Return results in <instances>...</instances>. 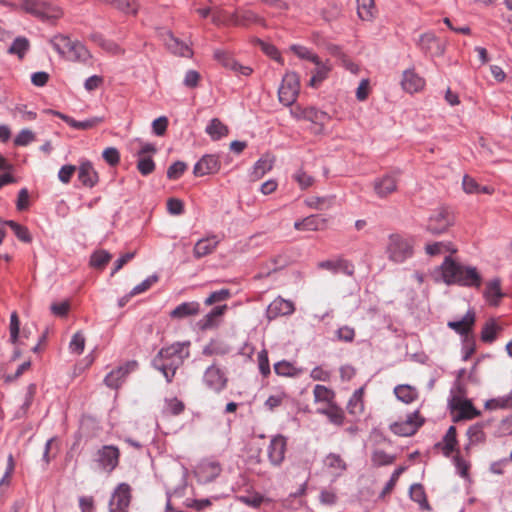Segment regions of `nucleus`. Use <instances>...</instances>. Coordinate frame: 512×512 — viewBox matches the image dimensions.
Here are the masks:
<instances>
[{"label": "nucleus", "instance_id": "9b49d317", "mask_svg": "<svg viewBox=\"0 0 512 512\" xmlns=\"http://www.w3.org/2000/svg\"><path fill=\"white\" fill-rule=\"evenodd\" d=\"M204 385L215 393H220L224 390L228 383V378L217 365H210L203 375Z\"/></svg>", "mask_w": 512, "mask_h": 512}, {"label": "nucleus", "instance_id": "09e8293b", "mask_svg": "<svg viewBox=\"0 0 512 512\" xmlns=\"http://www.w3.org/2000/svg\"><path fill=\"white\" fill-rule=\"evenodd\" d=\"M269 263H271L272 268H269L266 272L262 271L261 273H259V275L257 276L258 278L267 277L272 272H276V271L284 268L288 264V261L285 256L277 255V256L272 257L270 259Z\"/></svg>", "mask_w": 512, "mask_h": 512}, {"label": "nucleus", "instance_id": "69168bd1", "mask_svg": "<svg viewBox=\"0 0 512 512\" xmlns=\"http://www.w3.org/2000/svg\"><path fill=\"white\" fill-rule=\"evenodd\" d=\"M187 165L182 161H176L167 170V177L171 180L179 179L185 172Z\"/></svg>", "mask_w": 512, "mask_h": 512}, {"label": "nucleus", "instance_id": "a211bd4d", "mask_svg": "<svg viewBox=\"0 0 512 512\" xmlns=\"http://www.w3.org/2000/svg\"><path fill=\"white\" fill-rule=\"evenodd\" d=\"M230 24L243 27L251 24L265 26V20L252 10L237 9L230 14Z\"/></svg>", "mask_w": 512, "mask_h": 512}, {"label": "nucleus", "instance_id": "8fccbe9b", "mask_svg": "<svg viewBox=\"0 0 512 512\" xmlns=\"http://www.w3.org/2000/svg\"><path fill=\"white\" fill-rule=\"evenodd\" d=\"M228 352V347L214 340L210 341L202 350V354L205 356L225 355Z\"/></svg>", "mask_w": 512, "mask_h": 512}, {"label": "nucleus", "instance_id": "f3484780", "mask_svg": "<svg viewBox=\"0 0 512 512\" xmlns=\"http://www.w3.org/2000/svg\"><path fill=\"white\" fill-rule=\"evenodd\" d=\"M161 38L165 46L171 53L182 57L192 56L193 52L191 48L187 44L182 42L180 39L176 38L171 31H163L161 33Z\"/></svg>", "mask_w": 512, "mask_h": 512}, {"label": "nucleus", "instance_id": "4be33fe9", "mask_svg": "<svg viewBox=\"0 0 512 512\" xmlns=\"http://www.w3.org/2000/svg\"><path fill=\"white\" fill-rule=\"evenodd\" d=\"M453 411L458 413L453 416V421L470 420L479 415V411L469 400L454 399L451 405Z\"/></svg>", "mask_w": 512, "mask_h": 512}, {"label": "nucleus", "instance_id": "c03bdc74", "mask_svg": "<svg viewBox=\"0 0 512 512\" xmlns=\"http://www.w3.org/2000/svg\"><path fill=\"white\" fill-rule=\"evenodd\" d=\"M111 259L112 255L108 251L98 250L91 255L90 264L96 269H103Z\"/></svg>", "mask_w": 512, "mask_h": 512}, {"label": "nucleus", "instance_id": "13d9d810", "mask_svg": "<svg viewBox=\"0 0 512 512\" xmlns=\"http://www.w3.org/2000/svg\"><path fill=\"white\" fill-rule=\"evenodd\" d=\"M293 179L298 183L301 189H307L314 183V178L308 175L303 169H298L294 173Z\"/></svg>", "mask_w": 512, "mask_h": 512}, {"label": "nucleus", "instance_id": "4c0bfd02", "mask_svg": "<svg viewBox=\"0 0 512 512\" xmlns=\"http://www.w3.org/2000/svg\"><path fill=\"white\" fill-rule=\"evenodd\" d=\"M456 435V428L454 426H450L443 437L444 446L442 451L446 457H449L452 452L456 451L458 444Z\"/></svg>", "mask_w": 512, "mask_h": 512}, {"label": "nucleus", "instance_id": "423d86ee", "mask_svg": "<svg viewBox=\"0 0 512 512\" xmlns=\"http://www.w3.org/2000/svg\"><path fill=\"white\" fill-rule=\"evenodd\" d=\"M120 451L114 445H104L93 457V462L100 471L110 474L119 464Z\"/></svg>", "mask_w": 512, "mask_h": 512}, {"label": "nucleus", "instance_id": "ddd939ff", "mask_svg": "<svg viewBox=\"0 0 512 512\" xmlns=\"http://www.w3.org/2000/svg\"><path fill=\"white\" fill-rule=\"evenodd\" d=\"M398 175L388 173L373 181V189L379 198H386L397 190Z\"/></svg>", "mask_w": 512, "mask_h": 512}, {"label": "nucleus", "instance_id": "37998d69", "mask_svg": "<svg viewBox=\"0 0 512 512\" xmlns=\"http://www.w3.org/2000/svg\"><path fill=\"white\" fill-rule=\"evenodd\" d=\"M274 371L279 376L294 377L302 370L296 368L292 363L282 360L274 364Z\"/></svg>", "mask_w": 512, "mask_h": 512}, {"label": "nucleus", "instance_id": "de8ad7c7", "mask_svg": "<svg viewBox=\"0 0 512 512\" xmlns=\"http://www.w3.org/2000/svg\"><path fill=\"white\" fill-rule=\"evenodd\" d=\"M103 122L102 117H92L90 119L84 120V121H77L72 118L70 120V127L77 129V130H88L96 127L98 124Z\"/></svg>", "mask_w": 512, "mask_h": 512}, {"label": "nucleus", "instance_id": "412c9836", "mask_svg": "<svg viewBox=\"0 0 512 512\" xmlns=\"http://www.w3.org/2000/svg\"><path fill=\"white\" fill-rule=\"evenodd\" d=\"M214 58L223 67L230 69L238 74L248 76L252 73V68L239 64L227 51L216 50Z\"/></svg>", "mask_w": 512, "mask_h": 512}, {"label": "nucleus", "instance_id": "c85d7f7f", "mask_svg": "<svg viewBox=\"0 0 512 512\" xmlns=\"http://www.w3.org/2000/svg\"><path fill=\"white\" fill-rule=\"evenodd\" d=\"M78 179L87 187H93L98 181V175L90 162H83L78 168Z\"/></svg>", "mask_w": 512, "mask_h": 512}, {"label": "nucleus", "instance_id": "603ef678", "mask_svg": "<svg viewBox=\"0 0 512 512\" xmlns=\"http://www.w3.org/2000/svg\"><path fill=\"white\" fill-rule=\"evenodd\" d=\"M467 436L471 444H478L485 440V433L481 424H474L467 430Z\"/></svg>", "mask_w": 512, "mask_h": 512}, {"label": "nucleus", "instance_id": "cd10ccee", "mask_svg": "<svg viewBox=\"0 0 512 512\" xmlns=\"http://www.w3.org/2000/svg\"><path fill=\"white\" fill-rule=\"evenodd\" d=\"M200 312V304L196 301L184 302L175 307L170 312L172 319H184L189 316L197 315Z\"/></svg>", "mask_w": 512, "mask_h": 512}, {"label": "nucleus", "instance_id": "3c124183", "mask_svg": "<svg viewBox=\"0 0 512 512\" xmlns=\"http://www.w3.org/2000/svg\"><path fill=\"white\" fill-rule=\"evenodd\" d=\"M498 329L499 328L494 321L491 320L486 322L481 331V340L487 343L493 342L496 339Z\"/></svg>", "mask_w": 512, "mask_h": 512}, {"label": "nucleus", "instance_id": "39448f33", "mask_svg": "<svg viewBox=\"0 0 512 512\" xmlns=\"http://www.w3.org/2000/svg\"><path fill=\"white\" fill-rule=\"evenodd\" d=\"M387 258L394 263H403L413 255V243L408 237L391 234L386 246Z\"/></svg>", "mask_w": 512, "mask_h": 512}, {"label": "nucleus", "instance_id": "f8f14e48", "mask_svg": "<svg viewBox=\"0 0 512 512\" xmlns=\"http://www.w3.org/2000/svg\"><path fill=\"white\" fill-rule=\"evenodd\" d=\"M287 449V438L283 435L273 436L267 447V455L273 466H280L284 461Z\"/></svg>", "mask_w": 512, "mask_h": 512}, {"label": "nucleus", "instance_id": "bb28decb", "mask_svg": "<svg viewBox=\"0 0 512 512\" xmlns=\"http://www.w3.org/2000/svg\"><path fill=\"white\" fill-rule=\"evenodd\" d=\"M401 85L405 91L409 93H415L424 87L425 81L413 70H406L403 73Z\"/></svg>", "mask_w": 512, "mask_h": 512}, {"label": "nucleus", "instance_id": "dca6fc26", "mask_svg": "<svg viewBox=\"0 0 512 512\" xmlns=\"http://www.w3.org/2000/svg\"><path fill=\"white\" fill-rule=\"evenodd\" d=\"M295 311L294 303L282 297L275 298L267 307L266 317L268 320L276 319L279 316H287Z\"/></svg>", "mask_w": 512, "mask_h": 512}, {"label": "nucleus", "instance_id": "bf43d9fd", "mask_svg": "<svg viewBox=\"0 0 512 512\" xmlns=\"http://www.w3.org/2000/svg\"><path fill=\"white\" fill-rule=\"evenodd\" d=\"M231 292L229 289H221L212 292L204 301L205 305L210 306L214 303L222 302L229 299Z\"/></svg>", "mask_w": 512, "mask_h": 512}, {"label": "nucleus", "instance_id": "0e129e2a", "mask_svg": "<svg viewBox=\"0 0 512 512\" xmlns=\"http://www.w3.org/2000/svg\"><path fill=\"white\" fill-rule=\"evenodd\" d=\"M290 49L301 59H307L313 63L318 62L319 57L304 46L292 45Z\"/></svg>", "mask_w": 512, "mask_h": 512}, {"label": "nucleus", "instance_id": "2f4dec72", "mask_svg": "<svg viewBox=\"0 0 512 512\" xmlns=\"http://www.w3.org/2000/svg\"><path fill=\"white\" fill-rule=\"evenodd\" d=\"M394 394L398 400L406 404H410L418 398L417 389L407 384L397 385L394 388Z\"/></svg>", "mask_w": 512, "mask_h": 512}, {"label": "nucleus", "instance_id": "a18cd8bd", "mask_svg": "<svg viewBox=\"0 0 512 512\" xmlns=\"http://www.w3.org/2000/svg\"><path fill=\"white\" fill-rule=\"evenodd\" d=\"M425 251L428 255L435 256L442 254L444 251L456 253L457 249L451 243L435 242L432 244H427L425 246Z\"/></svg>", "mask_w": 512, "mask_h": 512}, {"label": "nucleus", "instance_id": "f704fd0d", "mask_svg": "<svg viewBox=\"0 0 512 512\" xmlns=\"http://www.w3.org/2000/svg\"><path fill=\"white\" fill-rule=\"evenodd\" d=\"M314 64L316 65V68L309 81V85L313 88H316L323 80L327 78L331 67L328 63H323L320 58H318V62Z\"/></svg>", "mask_w": 512, "mask_h": 512}, {"label": "nucleus", "instance_id": "f03ea898", "mask_svg": "<svg viewBox=\"0 0 512 512\" xmlns=\"http://www.w3.org/2000/svg\"><path fill=\"white\" fill-rule=\"evenodd\" d=\"M441 277L447 285H460L470 288H480L482 276L476 267L466 266L446 256L440 266Z\"/></svg>", "mask_w": 512, "mask_h": 512}, {"label": "nucleus", "instance_id": "58836bf2", "mask_svg": "<svg viewBox=\"0 0 512 512\" xmlns=\"http://www.w3.org/2000/svg\"><path fill=\"white\" fill-rule=\"evenodd\" d=\"M314 401L323 402L329 405L333 404L335 393L324 385L317 384L313 389Z\"/></svg>", "mask_w": 512, "mask_h": 512}, {"label": "nucleus", "instance_id": "a19ab883", "mask_svg": "<svg viewBox=\"0 0 512 512\" xmlns=\"http://www.w3.org/2000/svg\"><path fill=\"white\" fill-rule=\"evenodd\" d=\"M303 117L306 120L311 121L315 124H319L321 126H323L330 119L329 115L326 112L317 110L314 107L305 109L303 111Z\"/></svg>", "mask_w": 512, "mask_h": 512}, {"label": "nucleus", "instance_id": "a878e982", "mask_svg": "<svg viewBox=\"0 0 512 512\" xmlns=\"http://www.w3.org/2000/svg\"><path fill=\"white\" fill-rule=\"evenodd\" d=\"M475 323V313L472 310H468L467 313L458 321H449L448 327L454 330L456 333L468 338L469 333Z\"/></svg>", "mask_w": 512, "mask_h": 512}, {"label": "nucleus", "instance_id": "5701e85b", "mask_svg": "<svg viewBox=\"0 0 512 512\" xmlns=\"http://www.w3.org/2000/svg\"><path fill=\"white\" fill-rule=\"evenodd\" d=\"M221 473V466L216 461H203L197 469L196 475L200 482L208 483L216 479Z\"/></svg>", "mask_w": 512, "mask_h": 512}, {"label": "nucleus", "instance_id": "1a4fd4ad", "mask_svg": "<svg viewBox=\"0 0 512 512\" xmlns=\"http://www.w3.org/2000/svg\"><path fill=\"white\" fill-rule=\"evenodd\" d=\"M131 498V486L124 482L118 484L109 501V512H128Z\"/></svg>", "mask_w": 512, "mask_h": 512}, {"label": "nucleus", "instance_id": "7c9ffc66", "mask_svg": "<svg viewBox=\"0 0 512 512\" xmlns=\"http://www.w3.org/2000/svg\"><path fill=\"white\" fill-rule=\"evenodd\" d=\"M226 308V305L214 307L208 314L199 320L197 323L198 327L201 330H208L213 328L216 325V318L222 316Z\"/></svg>", "mask_w": 512, "mask_h": 512}, {"label": "nucleus", "instance_id": "20e7f679", "mask_svg": "<svg viewBox=\"0 0 512 512\" xmlns=\"http://www.w3.org/2000/svg\"><path fill=\"white\" fill-rule=\"evenodd\" d=\"M19 7L25 13L46 23H55L63 16L60 6L46 0H20Z\"/></svg>", "mask_w": 512, "mask_h": 512}, {"label": "nucleus", "instance_id": "aec40b11", "mask_svg": "<svg viewBox=\"0 0 512 512\" xmlns=\"http://www.w3.org/2000/svg\"><path fill=\"white\" fill-rule=\"evenodd\" d=\"M317 266L319 269L328 270L333 274L343 273L347 276H352L354 274V265L350 261L341 257L321 261Z\"/></svg>", "mask_w": 512, "mask_h": 512}, {"label": "nucleus", "instance_id": "79ce46f5", "mask_svg": "<svg viewBox=\"0 0 512 512\" xmlns=\"http://www.w3.org/2000/svg\"><path fill=\"white\" fill-rule=\"evenodd\" d=\"M358 5V15L362 20L369 21L374 17V0H356Z\"/></svg>", "mask_w": 512, "mask_h": 512}, {"label": "nucleus", "instance_id": "5fc2aeb1", "mask_svg": "<svg viewBox=\"0 0 512 512\" xmlns=\"http://www.w3.org/2000/svg\"><path fill=\"white\" fill-rule=\"evenodd\" d=\"M9 331L11 343L16 344L18 342L20 333V321L16 311L11 313Z\"/></svg>", "mask_w": 512, "mask_h": 512}, {"label": "nucleus", "instance_id": "c756f323", "mask_svg": "<svg viewBox=\"0 0 512 512\" xmlns=\"http://www.w3.org/2000/svg\"><path fill=\"white\" fill-rule=\"evenodd\" d=\"M484 297L490 305H498L499 300L503 297V293L501 291V281L499 278H495L487 283L486 289L484 291Z\"/></svg>", "mask_w": 512, "mask_h": 512}, {"label": "nucleus", "instance_id": "2eb2a0df", "mask_svg": "<svg viewBox=\"0 0 512 512\" xmlns=\"http://www.w3.org/2000/svg\"><path fill=\"white\" fill-rule=\"evenodd\" d=\"M422 52L430 56H441L445 52V46L433 33H424L417 42Z\"/></svg>", "mask_w": 512, "mask_h": 512}, {"label": "nucleus", "instance_id": "4d7b16f0", "mask_svg": "<svg viewBox=\"0 0 512 512\" xmlns=\"http://www.w3.org/2000/svg\"><path fill=\"white\" fill-rule=\"evenodd\" d=\"M362 393H363L362 388L356 390L353 393L351 399L348 402V406H347L349 413L356 414V413L362 411V409H363V404L361 401Z\"/></svg>", "mask_w": 512, "mask_h": 512}, {"label": "nucleus", "instance_id": "680f3d73", "mask_svg": "<svg viewBox=\"0 0 512 512\" xmlns=\"http://www.w3.org/2000/svg\"><path fill=\"white\" fill-rule=\"evenodd\" d=\"M394 456L383 450H375L372 454V462L376 466H384L393 463Z\"/></svg>", "mask_w": 512, "mask_h": 512}, {"label": "nucleus", "instance_id": "f257e3e1", "mask_svg": "<svg viewBox=\"0 0 512 512\" xmlns=\"http://www.w3.org/2000/svg\"><path fill=\"white\" fill-rule=\"evenodd\" d=\"M190 342H176L162 348L152 360L153 367L160 371L168 383L172 382L177 369L190 355Z\"/></svg>", "mask_w": 512, "mask_h": 512}, {"label": "nucleus", "instance_id": "052dcab7", "mask_svg": "<svg viewBox=\"0 0 512 512\" xmlns=\"http://www.w3.org/2000/svg\"><path fill=\"white\" fill-rule=\"evenodd\" d=\"M137 169L143 176H147L154 171L155 163L151 157H139L137 162Z\"/></svg>", "mask_w": 512, "mask_h": 512}, {"label": "nucleus", "instance_id": "72a5a7b5", "mask_svg": "<svg viewBox=\"0 0 512 512\" xmlns=\"http://www.w3.org/2000/svg\"><path fill=\"white\" fill-rule=\"evenodd\" d=\"M205 132L212 140H219L226 136L229 132L228 127L224 125L218 118H213L207 125Z\"/></svg>", "mask_w": 512, "mask_h": 512}, {"label": "nucleus", "instance_id": "6e6552de", "mask_svg": "<svg viewBox=\"0 0 512 512\" xmlns=\"http://www.w3.org/2000/svg\"><path fill=\"white\" fill-rule=\"evenodd\" d=\"M453 224V214L446 208H439L428 218L426 230L433 235H439L445 233Z\"/></svg>", "mask_w": 512, "mask_h": 512}, {"label": "nucleus", "instance_id": "393cba45", "mask_svg": "<svg viewBox=\"0 0 512 512\" xmlns=\"http://www.w3.org/2000/svg\"><path fill=\"white\" fill-rule=\"evenodd\" d=\"M326 226L327 219L318 215H310L294 223V228L298 231H319Z\"/></svg>", "mask_w": 512, "mask_h": 512}, {"label": "nucleus", "instance_id": "b1692460", "mask_svg": "<svg viewBox=\"0 0 512 512\" xmlns=\"http://www.w3.org/2000/svg\"><path fill=\"white\" fill-rule=\"evenodd\" d=\"M220 241L221 240L216 235H211L209 237L198 240L193 248L194 257L200 259L212 254Z\"/></svg>", "mask_w": 512, "mask_h": 512}, {"label": "nucleus", "instance_id": "e433bc0d", "mask_svg": "<svg viewBox=\"0 0 512 512\" xmlns=\"http://www.w3.org/2000/svg\"><path fill=\"white\" fill-rule=\"evenodd\" d=\"M318 413L328 417L331 423L341 426L344 423V412L335 404L329 405L327 408L318 409Z\"/></svg>", "mask_w": 512, "mask_h": 512}, {"label": "nucleus", "instance_id": "49530a36", "mask_svg": "<svg viewBox=\"0 0 512 512\" xmlns=\"http://www.w3.org/2000/svg\"><path fill=\"white\" fill-rule=\"evenodd\" d=\"M6 223L7 226L13 230L14 234L20 241L25 243H30L32 241V237L27 227L20 225L19 223L12 220L6 221Z\"/></svg>", "mask_w": 512, "mask_h": 512}, {"label": "nucleus", "instance_id": "6ab92c4d", "mask_svg": "<svg viewBox=\"0 0 512 512\" xmlns=\"http://www.w3.org/2000/svg\"><path fill=\"white\" fill-rule=\"evenodd\" d=\"M220 169V161L216 155H204L193 168V174L196 177L215 174Z\"/></svg>", "mask_w": 512, "mask_h": 512}, {"label": "nucleus", "instance_id": "774afa93", "mask_svg": "<svg viewBox=\"0 0 512 512\" xmlns=\"http://www.w3.org/2000/svg\"><path fill=\"white\" fill-rule=\"evenodd\" d=\"M69 347L72 352L81 354L85 347L84 335L81 332L75 333L70 341Z\"/></svg>", "mask_w": 512, "mask_h": 512}, {"label": "nucleus", "instance_id": "9d476101", "mask_svg": "<svg viewBox=\"0 0 512 512\" xmlns=\"http://www.w3.org/2000/svg\"><path fill=\"white\" fill-rule=\"evenodd\" d=\"M424 419L418 411L409 414L406 420L398 421L390 425V430L399 436H411L423 425Z\"/></svg>", "mask_w": 512, "mask_h": 512}, {"label": "nucleus", "instance_id": "6e6d98bb", "mask_svg": "<svg viewBox=\"0 0 512 512\" xmlns=\"http://www.w3.org/2000/svg\"><path fill=\"white\" fill-rule=\"evenodd\" d=\"M34 390H35L34 385H30L21 407L15 413V418H22L27 414V411L29 410L30 406L32 405V401H33V397H34Z\"/></svg>", "mask_w": 512, "mask_h": 512}, {"label": "nucleus", "instance_id": "4468645a", "mask_svg": "<svg viewBox=\"0 0 512 512\" xmlns=\"http://www.w3.org/2000/svg\"><path fill=\"white\" fill-rule=\"evenodd\" d=\"M138 366L136 361H128L124 365L119 366L117 369L112 370L106 375L104 383L112 389H118L124 382L126 376L134 371Z\"/></svg>", "mask_w": 512, "mask_h": 512}, {"label": "nucleus", "instance_id": "c9c22d12", "mask_svg": "<svg viewBox=\"0 0 512 512\" xmlns=\"http://www.w3.org/2000/svg\"><path fill=\"white\" fill-rule=\"evenodd\" d=\"M273 163V159L269 158L268 156L260 158L253 167L251 179L253 181H256L262 178L265 175V173L272 169Z\"/></svg>", "mask_w": 512, "mask_h": 512}, {"label": "nucleus", "instance_id": "7ed1b4c3", "mask_svg": "<svg viewBox=\"0 0 512 512\" xmlns=\"http://www.w3.org/2000/svg\"><path fill=\"white\" fill-rule=\"evenodd\" d=\"M49 43L61 57L68 61L86 63L92 57L83 43L77 40L73 41L63 34L53 36Z\"/></svg>", "mask_w": 512, "mask_h": 512}, {"label": "nucleus", "instance_id": "338daca9", "mask_svg": "<svg viewBox=\"0 0 512 512\" xmlns=\"http://www.w3.org/2000/svg\"><path fill=\"white\" fill-rule=\"evenodd\" d=\"M158 281L157 275H152L142 281L140 284L136 285L130 292V296H134L140 293L147 291L153 284Z\"/></svg>", "mask_w": 512, "mask_h": 512}, {"label": "nucleus", "instance_id": "e2e57ef3", "mask_svg": "<svg viewBox=\"0 0 512 512\" xmlns=\"http://www.w3.org/2000/svg\"><path fill=\"white\" fill-rule=\"evenodd\" d=\"M287 399V394L284 392H279L274 395H270L265 401V407L269 411H274L276 408L281 406L283 402Z\"/></svg>", "mask_w": 512, "mask_h": 512}, {"label": "nucleus", "instance_id": "473e14b6", "mask_svg": "<svg viewBox=\"0 0 512 512\" xmlns=\"http://www.w3.org/2000/svg\"><path fill=\"white\" fill-rule=\"evenodd\" d=\"M324 465L326 468L332 470V472L337 476L341 475L347 468L342 457L335 453H330L325 457Z\"/></svg>", "mask_w": 512, "mask_h": 512}, {"label": "nucleus", "instance_id": "864d4df0", "mask_svg": "<svg viewBox=\"0 0 512 512\" xmlns=\"http://www.w3.org/2000/svg\"><path fill=\"white\" fill-rule=\"evenodd\" d=\"M29 48V41L25 37L16 38L9 48V53L17 54L20 58L24 56Z\"/></svg>", "mask_w": 512, "mask_h": 512}, {"label": "nucleus", "instance_id": "ea45409f", "mask_svg": "<svg viewBox=\"0 0 512 512\" xmlns=\"http://www.w3.org/2000/svg\"><path fill=\"white\" fill-rule=\"evenodd\" d=\"M409 494L411 499L417 502L422 509L430 510L424 487L421 484H413L410 487Z\"/></svg>", "mask_w": 512, "mask_h": 512}, {"label": "nucleus", "instance_id": "0eeeda50", "mask_svg": "<svg viewBox=\"0 0 512 512\" xmlns=\"http://www.w3.org/2000/svg\"><path fill=\"white\" fill-rule=\"evenodd\" d=\"M300 88L299 77L296 73H286L282 79V83L278 89L279 101L285 105H292L298 96Z\"/></svg>", "mask_w": 512, "mask_h": 512}]
</instances>
